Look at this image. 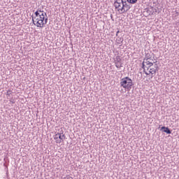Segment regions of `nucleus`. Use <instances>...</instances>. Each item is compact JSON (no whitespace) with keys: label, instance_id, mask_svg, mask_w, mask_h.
<instances>
[{"label":"nucleus","instance_id":"nucleus-3","mask_svg":"<svg viewBox=\"0 0 179 179\" xmlns=\"http://www.w3.org/2000/svg\"><path fill=\"white\" fill-rule=\"evenodd\" d=\"M120 86L129 92L134 87V82H132V80L129 77H124L121 79Z\"/></svg>","mask_w":179,"mask_h":179},{"label":"nucleus","instance_id":"nucleus-10","mask_svg":"<svg viewBox=\"0 0 179 179\" xmlns=\"http://www.w3.org/2000/svg\"><path fill=\"white\" fill-rule=\"evenodd\" d=\"M129 3H136L138 2V0H127Z\"/></svg>","mask_w":179,"mask_h":179},{"label":"nucleus","instance_id":"nucleus-6","mask_svg":"<svg viewBox=\"0 0 179 179\" xmlns=\"http://www.w3.org/2000/svg\"><path fill=\"white\" fill-rule=\"evenodd\" d=\"M58 138L59 140H57L56 142L57 143H61V141H64V139H65V134L61 135V134L57 133L55 136V139H58Z\"/></svg>","mask_w":179,"mask_h":179},{"label":"nucleus","instance_id":"nucleus-12","mask_svg":"<svg viewBox=\"0 0 179 179\" xmlns=\"http://www.w3.org/2000/svg\"><path fill=\"white\" fill-rule=\"evenodd\" d=\"M59 134H60V135H64V131L62 130Z\"/></svg>","mask_w":179,"mask_h":179},{"label":"nucleus","instance_id":"nucleus-5","mask_svg":"<svg viewBox=\"0 0 179 179\" xmlns=\"http://www.w3.org/2000/svg\"><path fill=\"white\" fill-rule=\"evenodd\" d=\"M149 73L148 75H150V73H151L152 76L151 78H153V76H155L156 75V72H157V71H159V66L157 65V64H152V66H150L149 67Z\"/></svg>","mask_w":179,"mask_h":179},{"label":"nucleus","instance_id":"nucleus-7","mask_svg":"<svg viewBox=\"0 0 179 179\" xmlns=\"http://www.w3.org/2000/svg\"><path fill=\"white\" fill-rule=\"evenodd\" d=\"M115 64L116 68H121V66H122V64L121 63V57L117 56L115 58Z\"/></svg>","mask_w":179,"mask_h":179},{"label":"nucleus","instance_id":"nucleus-16","mask_svg":"<svg viewBox=\"0 0 179 179\" xmlns=\"http://www.w3.org/2000/svg\"><path fill=\"white\" fill-rule=\"evenodd\" d=\"M68 179H71V178H68Z\"/></svg>","mask_w":179,"mask_h":179},{"label":"nucleus","instance_id":"nucleus-8","mask_svg":"<svg viewBox=\"0 0 179 179\" xmlns=\"http://www.w3.org/2000/svg\"><path fill=\"white\" fill-rule=\"evenodd\" d=\"M160 131H162V132H165V134H171V130L169 127H166L164 126L161 128Z\"/></svg>","mask_w":179,"mask_h":179},{"label":"nucleus","instance_id":"nucleus-13","mask_svg":"<svg viewBox=\"0 0 179 179\" xmlns=\"http://www.w3.org/2000/svg\"><path fill=\"white\" fill-rule=\"evenodd\" d=\"M10 103H12V104H15V101L10 100Z\"/></svg>","mask_w":179,"mask_h":179},{"label":"nucleus","instance_id":"nucleus-9","mask_svg":"<svg viewBox=\"0 0 179 179\" xmlns=\"http://www.w3.org/2000/svg\"><path fill=\"white\" fill-rule=\"evenodd\" d=\"M150 58H152V56H150V54L147 53L145 55V57L144 58L143 62H146Z\"/></svg>","mask_w":179,"mask_h":179},{"label":"nucleus","instance_id":"nucleus-15","mask_svg":"<svg viewBox=\"0 0 179 179\" xmlns=\"http://www.w3.org/2000/svg\"><path fill=\"white\" fill-rule=\"evenodd\" d=\"M70 178L73 179L72 178Z\"/></svg>","mask_w":179,"mask_h":179},{"label":"nucleus","instance_id":"nucleus-2","mask_svg":"<svg viewBox=\"0 0 179 179\" xmlns=\"http://www.w3.org/2000/svg\"><path fill=\"white\" fill-rule=\"evenodd\" d=\"M115 8L117 9L118 12L125 13L131 9V6L125 1V0H116L114 3Z\"/></svg>","mask_w":179,"mask_h":179},{"label":"nucleus","instance_id":"nucleus-4","mask_svg":"<svg viewBox=\"0 0 179 179\" xmlns=\"http://www.w3.org/2000/svg\"><path fill=\"white\" fill-rule=\"evenodd\" d=\"M157 61L153 60L152 57H150L148 60L146 62H143L142 63V68L143 69V72L145 73V75H149V73L146 72L147 71H149V68L153 65V64H156Z\"/></svg>","mask_w":179,"mask_h":179},{"label":"nucleus","instance_id":"nucleus-1","mask_svg":"<svg viewBox=\"0 0 179 179\" xmlns=\"http://www.w3.org/2000/svg\"><path fill=\"white\" fill-rule=\"evenodd\" d=\"M35 16L33 17V23L36 27L43 29L45 27V24L48 22V17H47V13L41 10H37L35 13Z\"/></svg>","mask_w":179,"mask_h":179},{"label":"nucleus","instance_id":"nucleus-14","mask_svg":"<svg viewBox=\"0 0 179 179\" xmlns=\"http://www.w3.org/2000/svg\"><path fill=\"white\" fill-rule=\"evenodd\" d=\"M118 33H120V31H117V34H118Z\"/></svg>","mask_w":179,"mask_h":179},{"label":"nucleus","instance_id":"nucleus-11","mask_svg":"<svg viewBox=\"0 0 179 179\" xmlns=\"http://www.w3.org/2000/svg\"><path fill=\"white\" fill-rule=\"evenodd\" d=\"M10 94H12V91L10 90L7 91V96H8V97H10Z\"/></svg>","mask_w":179,"mask_h":179}]
</instances>
